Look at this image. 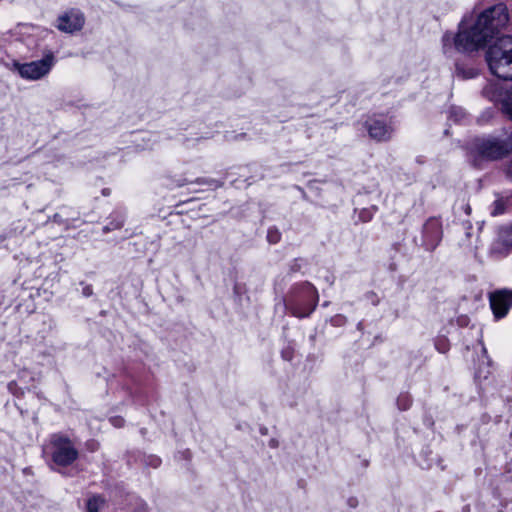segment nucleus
I'll list each match as a JSON object with an SVG mask.
<instances>
[{
    "label": "nucleus",
    "mask_w": 512,
    "mask_h": 512,
    "mask_svg": "<svg viewBox=\"0 0 512 512\" xmlns=\"http://www.w3.org/2000/svg\"><path fill=\"white\" fill-rule=\"evenodd\" d=\"M83 293L86 295V296H89L92 294V289L91 287H86L83 291Z\"/></svg>",
    "instance_id": "nucleus-25"
},
{
    "label": "nucleus",
    "mask_w": 512,
    "mask_h": 512,
    "mask_svg": "<svg viewBox=\"0 0 512 512\" xmlns=\"http://www.w3.org/2000/svg\"><path fill=\"white\" fill-rule=\"evenodd\" d=\"M159 464H160V459L159 458H153L152 465L154 467H157Z\"/></svg>",
    "instance_id": "nucleus-26"
},
{
    "label": "nucleus",
    "mask_w": 512,
    "mask_h": 512,
    "mask_svg": "<svg viewBox=\"0 0 512 512\" xmlns=\"http://www.w3.org/2000/svg\"><path fill=\"white\" fill-rule=\"evenodd\" d=\"M451 113H455L456 121L460 120V118L464 116V112L461 109H453Z\"/></svg>",
    "instance_id": "nucleus-20"
},
{
    "label": "nucleus",
    "mask_w": 512,
    "mask_h": 512,
    "mask_svg": "<svg viewBox=\"0 0 512 512\" xmlns=\"http://www.w3.org/2000/svg\"><path fill=\"white\" fill-rule=\"evenodd\" d=\"M411 404V401L407 395L400 396L398 398V405L401 409H407Z\"/></svg>",
    "instance_id": "nucleus-16"
},
{
    "label": "nucleus",
    "mask_w": 512,
    "mask_h": 512,
    "mask_svg": "<svg viewBox=\"0 0 512 512\" xmlns=\"http://www.w3.org/2000/svg\"><path fill=\"white\" fill-rule=\"evenodd\" d=\"M8 389L10 392H12L13 394H16V390H17V385L16 383L14 382H11L8 384Z\"/></svg>",
    "instance_id": "nucleus-22"
},
{
    "label": "nucleus",
    "mask_w": 512,
    "mask_h": 512,
    "mask_svg": "<svg viewBox=\"0 0 512 512\" xmlns=\"http://www.w3.org/2000/svg\"><path fill=\"white\" fill-rule=\"evenodd\" d=\"M304 287H305V293L310 298V301H311L310 305L305 308H301L299 306H294L292 308L293 315L300 317V318L309 316L315 309L317 302H318L317 290L309 283L305 284Z\"/></svg>",
    "instance_id": "nucleus-8"
},
{
    "label": "nucleus",
    "mask_w": 512,
    "mask_h": 512,
    "mask_svg": "<svg viewBox=\"0 0 512 512\" xmlns=\"http://www.w3.org/2000/svg\"><path fill=\"white\" fill-rule=\"evenodd\" d=\"M486 61L492 74L503 80H512V36H502L490 46Z\"/></svg>",
    "instance_id": "nucleus-2"
},
{
    "label": "nucleus",
    "mask_w": 512,
    "mask_h": 512,
    "mask_svg": "<svg viewBox=\"0 0 512 512\" xmlns=\"http://www.w3.org/2000/svg\"><path fill=\"white\" fill-rule=\"evenodd\" d=\"M491 86H487L484 88V94L487 95L490 99L494 100L496 97L494 94H490Z\"/></svg>",
    "instance_id": "nucleus-21"
},
{
    "label": "nucleus",
    "mask_w": 512,
    "mask_h": 512,
    "mask_svg": "<svg viewBox=\"0 0 512 512\" xmlns=\"http://www.w3.org/2000/svg\"><path fill=\"white\" fill-rule=\"evenodd\" d=\"M506 173H507L508 177H510L512 179V160L507 165Z\"/></svg>",
    "instance_id": "nucleus-23"
},
{
    "label": "nucleus",
    "mask_w": 512,
    "mask_h": 512,
    "mask_svg": "<svg viewBox=\"0 0 512 512\" xmlns=\"http://www.w3.org/2000/svg\"><path fill=\"white\" fill-rule=\"evenodd\" d=\"M500 239L504 245L512 247V225L500 231Z\"/></svg>",
    "instance_id": "nucleus-12"
},
{
    "label": "nucleus",
    "mask_w": 512,
    "mask_h": 512,
    "mask_svg": "<svg viewBox=\"0 0 512 512\" xmlns=\"http://www.w3.org/2000/svg\"><path fill=\"white\" fill-rule=\"evenodd\" d=\"M503 110L512 121V99H509L503 103Z\"/></svg>",
    "instance_id": "nucleus-17"
},
{
    "label": "nucleus",
    "mask_w": 512,
    "mask_h": 512,
    "mask_svg": "<svg viewBox=\"0 0 512 512\" xmlns=\"http://www.w3.org/2000/svg\"><path fill=\"white\" fill-rule=\"evenodd\" d=\"M122 422H123V420H122V419H120V418L112 419V423H113V425H114V426H118V427H120V426H121V424H122Z\"/></svg>",
    "instance_id": "nucleus-24"
},
{
    "label": "nucleus",
    "mask_w": 512,
    "mask_h": 512,
    "mask_svg": "<svg viewBox=\"0 0 512 512\" xmlns=\"http://www.w3.org/2000/svg\"><path fill=\"white\" fill-rule=\"evenodd\" d=\"M478 69L474 67H466L462 64L456 65V74L457 76L461 77L462 79H471L478 75Z\"/></svg>",
    "instance_id": "nucleus-10"
},
{
    "label": "nucleus",
    "mask_w": 512,
    "mask_h": 512,
    "mask_svg": "<svg viewBox=\"0 0 512 512\" xmlns=\"http://www.w3.org/2000/svg\"><path fill=\"white\" fill-rule=\"evenodd\" d=\"M44 451L51 456L55 464L60 466H68L78 457V451L72 441L61 434H53Z\"/></svg>",
    "instance_id": "nucleus-3"
},
{
    "label": "nucleus",
    "mask_w": 512,
    "mask_h": 512,
    "mask_svg": "<svg viewBox=\"0 0 512 512\" xmlns=\"http://www.w3.org/2000/svg\"><path fill=\"white\" fill-rule=\"evenodd\" d=\"M267 239L270 243H277L280 240V233L277 230L269 229Z\"/></svg>",
    "instance_id": "nucleus-15"
},
{
    "label": "nucleus",
    "mask_w": 512,
    "mask_h": 512,
    "mask_svg": "<svg viewBox=\"0 0 512 512\" xmlns=\"http://www.w3.org/2000/svg\"><path fill=\"white\" fill-rule=\"evenodd\" d=\"M508 22L507 9L498 4L484 10L476 22L469 28L461 25L455 37L450 34L443 36L444 49L448 43L454 42L455 49L460 52H473L486 45Z\"/></svg>",
    "instance_id": "nucleus-1"
},
{
    "label": "nucleus",
    "mask_w": 512,
    "mask_h": 512,
    "mask_svg": "<svg viewBox=\"0 0 512 512\" xmlns=\"http://www.w3.org/2000/svg\"><path fill=\"white\" fill-rule=\"evenodd\" d=\"M17 30H18V34L20 36L24 37L26 35L27 36L32 35L37 30V28L30 24H20V25H18Z\"/></svg>",
    "instance_id": "nucleus-13"
},
{
    "label": "nucleus",
    "mask_w": 512,
    "mask_h": 512,
    "mask_svg": "<svg viewBox=\"0 0 512 512\" xmlns=\"http://www.w3.org/2000/svg\"><path fill=\"white\" fill-rule=\"evenodd\" d=\"M54 64V55L49 53L42 59L29 63H20L17 60H13L11 69L17 71L21 78L35 81L48 75Z\"/></svg>",
    "instance_id": "nucleus-5"
},
{
    "label": "nucleus",
    "mask_w": 512,
    "mask_h": 512,
    "mask_svg": "<svg viewBox=\"0 0 512 512\" xmlns=\"http://www.w3.org/2000/svg\"><path fill=\"white\" fill-rule=\"evenodd\" d=\"M504 211H505V204H504L503 200H496L493 204V210H492L491 214L493 216H497V215L504 213Z\"/></svg>",
    "instance_id": "nucleus-14"
},
{
    "label": "nucleus",
    "mask_w": 512,
    "mask_h": 512,
    "mask_svg": "<svg viewBox=\"0 0 512 512\" xmlns=\"http://www.w3.org/2000/svg\"><path fill=\"white\" fill-rule=\"evenodd\" d=\"M133 512H148V507L145 503H141L134 508Z\"/></svg>",
    "instance_id": "nucleus-19"
},
{
    "label": "nucleus",
    "mask_w": 512,
    "mask_h": 512,
    "mask_svg": "<svg viewBox=\"0 0 512 512\" xmlns=\"http://www.w3.org/2000/svg\"><path fill=\"white\" fill-rule=\"evenodd\" d=\"M105 500L101 496H93L87 502L88 512H99L100 507L104 504Z\"/></svg>",
    "instance_id": "nucleus-11"
},
{
    "label": "nucleus",
    "mask_w": 512,
    "mask_h": 512,
    "mask_svg": "<svg viewBox=\"0 0 512 512\" xmlns=\"http://www.w3.org/2000/svg\"><path fill=\"white\" fill-rule=\"evenodd\" d=\"M84 25V16L80 11L71 10L58 18L57 28L66 33L80 30Z\"/></svg>",
    "instance_id": "nucleus-7"
},
{
    "label": "nucleus",
    "mask_w": 512,
    "mask_h": 512,
    "mask_svg": "<svg viewBox=\"0 0 512 512\" xmlns=\"http://www.w3.org/2000/svg\"><path fill=\"white\" fill-rule=\"evenodd\" d=\"M367 129L371 138L381 141L384 137V124L381 120H370Z\"/></svg>",
    "instance_id": "nucleus-9"
},
{
    "label": "nucleus",
    "mask_w": 512,
    "mask_h": 512,
    "mask_svg": "<svg viewBox=\"0 0 512 512\" xmlns=\"http://www.w3.org/2000/svg\"><path fill=\"white\" fill-rule=\"evenodd\" d=\"M490 306L495 318L504 317L512 306V290H499L491 293Z\"/></svg>",
    "instance_id": "nucleus-6"
},
{
    "label": "nucleus",
    "mask_w": 512,
    "mask_h": 512,
    "mask_svg": "<svg viewBox=\"0 0 512 512\" xmlns=\"http://www.w3.org/2000/svg\"><path fill=\"white\" fill-rule=\"evenodd\" d=\"M475 151L486 159L496 160L512 152V133L505 138L487 137L474 141Z\"/></svg>",
    "instance_id": "nucleus-4"
},
{
    "label": "nucleus",
    "mask_w": 512,
    "mask_h": 512,
    "mask_svg": "<svg viewBox=\"0 0 512 512\" xmlns=\"http://www.w3.org/2000/svg\"><path fill=\"white\" fill-rule=\"evenodd\" d=\"M359 217L362 221L367 222V221L371 220L372 215H371L370 211L363 210L362 212H360Z\"/></svg>",
    "instance_id": "nucleus-18"
}]
</instances>
